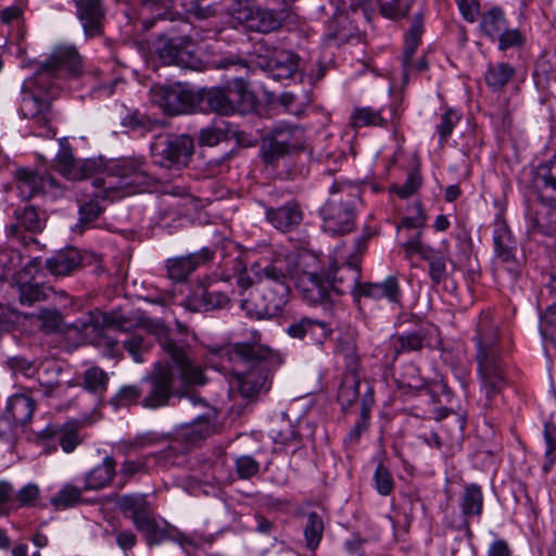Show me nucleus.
Returning <instances> with one entry per match:
<instances>
[{
	"mask_svg": "<svg viewBox=\"0 0 556 556\" xmlns=\"http://www.w3.org/2000/svg\"><path fill=\"white\" fill-rule=\"evenodd\" d=\"M83 73V60L74 46H58L50 56L40 64L31 78L22 85L20 112L31 122L37 136L53 137L55 130L52 102L62 90L61 80L78 77Z\"/></svg>",
	"mask_w": 556,
	"mask_h": 556,
	"instance_id": "1",
	"label": "nucleus"
},
{
	"mask_svg": "<svg viewBox=\"0 0 556 556\" xmlns=\"http://www.w3.org/2000/svg\"><path fill=\"white\" fill-rule=\"evenodd\" d=\"M150 331L173 361V365L156 363L152 371L141 380L140 405L156 409L168 404L177 375L184 386H203L206 379L202 368L190 359V345L187 340L176 338L177 334L161 323L152 324Z\"/></svg>",
	"mask_w": 556,
	"mask_h": 556,
	"instance_id": "2",
	"label": "nucleus"
},
{
	"mask_svg": "<svg viewBox=\"0 0 556 556\" xmlns=\"http://www.w3.org/2000/svg\"><path fill=\"white\" fill-rule=\"evenodd\" d=\"M476 362L480 382V401L483 407L497 405L507 386L506 366L502 358L500 319L490 312L481 313L477 323Z\"/></svg>",
	"mask_w": 556,
	"mask_h": 556,
	"instance_id": "3",
	"label": "nucleus"
},
{
	"mask_svg": "<svg viewBox=\"0 0 556 556\" xmlns=\"http://www.w3.org/2000/svg\"><path fill=\"white\" fill-rule=\"evenodd\" d=\"M143 326L146 325L142 318L132 319L119 312H112L109 314L89 313L87 319L76 327L86 337H99L102 334L103 328L118 331L125 336L121 341L124 350L136 363H142L143 354L148 352L150 344L134 330Z\"/></svg>",
	"mask_w": 556,
	"mask_h": 556,
	"instance_id": "4",
	"label": "nucleus"
},
{
	"mask_svg": "<svg viewBox=\"0 0 556 556\" xmlns=\"http://www.w3.org/2000/svg\"><path fill=\"white\" fill-rule=\"evenodd\" d=\"M151 177L135 161L123 160L113 164L104 178H96L92 186L97 189L94 198L114 200L143 191Z\"/></svg>",
	"mask_w": 556,
	"mask_h": 556,
	"instance_id": "5",
	"label": "nucleus"
},
{
	"mask_svg": "<svg viewBox=\"0 0 556 556\" xmlns=\"http://www.w3.org/2000/svg\"><path fill=\"white\" fill-rule=\"evenodd\" d=\"M308 261L316 263V257L309 253H301L296 256L274 253L271 258H263L251 265V273L256 279L255 288H269L276 290L281 287L291 291L290 280L298 273V267L307 265Z\"/></svg>",
	"mask_w": 556,
	"mask_h": 556,
	"instance_id": "6",
	"label": "nucleus"
},
{
	"mask_svg": "<svg viewBox=\"0 0 556 556\" xmlns=\"http://www.w3.org/2000/svg\"><path fill=\"white\" fill-rule=\"evenodd\" d=\"M198 93L200 111H210L225 116L250 110L254 103V96L249 89V84L242 77L235 78L232 84L226 88L214 87Z\"/></svg>",
	"mask_w": 556,
	"mask_h": 556,
	"instance_id": "7",
	"label": "nucleus"
},
{
	"mask_svg": "<svg viewBox=\"0 0 556 556\" xmlns=\"http://www.w3.org/2000/svg\"><path fill=\"white\" fill-rule=\"evenodd\" d=\"M189 24L180 21L178 28L173 27L159 36L155 53L166 65H177L184 68L198 70L201 61L194 53L195 45L192 38L185 34Z\"/></svg>",
	"mask_w": 556,
	"mask_h": 556,
	"instance_id": "8",
	"label": "nucleus"
},
{
	"mask_svg": "<svg viewBox=\"0 0 556 556\" xmlns=\"http://www.w3.org/2000/svg\"><path fill=\"white\" fill-rule=\"evenodd\" d=\"M229 363V368L223 363L225 369H228L239 388L243 397L252 399L258 395L262 391H267L269 387L268 377L269 370L267 366L268 361L255 359H223Z\"/></svg>",
	"mask_w": 556,
	"mask_h": 556,
	"instance_id": "9",
	"label": "nucleus"
},
{
	"mask_svg": "<svg viewBox=\"0 0 556 556\" xmlns=\"http://www.w3.org/2000/svg\"><path fill=\"white\" fill-rule=\"evenodd\" d=\"M193 139L188 135H167L151 147L154 163L162 167H184L193 154Z\"/></svg>",
	"mask_w": 556,
	"mask_h": 556,
	"instance_id": "10",
	"label": "nucleus"
},
{
	"mask_svg": "<svg viewBox=\"0 0 556 556\" xmlns=\"http://www.w3.org/2000/svg\"><path fill=\"white\" fill-rule=\"evenodd\" d=\"M151 101L168 115L187 114L198 109L199 93L177 83L152 88Z\"/></svg>",
	"mask_w": 556,
	"mask_h": 556,
	"instance_id": "11",
	"label": "nucleus"
},
{
	"mask_svg": "<svg viewBox=\"0 0 556 556\" xmlns=\"http://www.w3.org/2000/svg\"><path fill=\"white\" fill-rule=\"evenodd\" d=\"M357 195L348 193V199H329L323 206V228L332 236L346 235L355 228V205Z\"/></svg>",
	"mask_w": 556,
	"mask_h": 556,
	"instance_id": "12",
	"label": "nucleus"
},
{
	"mask_svg": "<svg viewBox=\"0 0 556 556\" xmlns=\"http://www.w3.org/2000/svg\"><path fill=\"white\" fill-rule=\"evenodd\" d=\"M236 252V244L228 239H224L216 244L215 250L203 248L198 253H191L186 256L175 257L167 260L166 268L170 279L176 281H184L193 273L198 266L208 262L214 254L219 253L224 256L226 253Z\"/></svg>",
	"mask_w": 556,
	"mask_h": 556,
	"instance_id": "13",
	"label": "nucleus"
},
{
	"mask_svg": "<svg viewBox=\"0 0 556 556\" xmlns=\"http://www.w3.org/2000/svg\"><path fill=\"white\" fill-rule=\"evenodd\" d=\"M318 261H308L307 265L298 267L294 278L296 289L302 299L312 305L327 304L330 300L329 286L326 277L317 274Z\"/></svg>",
	"mask_w": 556,
	"mask_h": 556,
	"instance_id": "14",
	"label": "nucleus"
},
{
	"mask_svg": "<svg viewBox=\"0 0 556 556\" xmlns=\"http://www.w3.org/2000/svg\"><path fill=\"white\" fill-rule=\"evenodd\" d=\"M289 291L281 287L276 290L269 288H255V294L251 300H242V306L253 311L257 318H271L279 315L289 301Z\"/></svg>",
	"mask_w": 556,
	"mask_h": 556,
	"instance_id": "15",
	"label": "nucleus"
},
{
	"mask_svg": "<svg viewBox=\"0 0 556 556\" xmlns=\"http://www.w3.org/2000/svg\"><path fill=\"white\" fill-rule=\"evenodd\" d=\"M237 20L248 29L268 34L278 30L287 16L285 10H270L245 5L237 11Z\"/></svg>",
	"mask_w": 556,
	"mask_h": 556,
	"instance_id": "16",
	"label": "nucleus"
},
{
	"mask_svg": "<svg viewBox=\"0 0 556 556\" xmlns=\"http://www.w3.org/2000/svg\"><path fill=\"white\" fill-rule=\"evenodd\" d=\"M361 278V267L357 261L349 258L344 264L337 266L331 265L326 280L329 286V291L339 295L351 292L355 299L358 298V286Z\"/></svg>",
	"mask_w": 556,
	"mask_h": 556,
	"instance_id": "17",
	"label": "nucleus"
},
{
	"mask_svg": "<svg viewBox=\"0 0 556 556\" xmlns=\"http://www.w3.org/2000/svg\"><path fill=\"white\" fill-rule=\"evenodd\" d=\"M58 170L70 180H80L92 177L101 169V162L94 159L75 160L68 146H61L55 157Z\"/></svg>",
	"mask_w": 556,
	"mask_h": 556,
	"instance_id": "18",
	"label": "nucleus"
},
{
	"mask_svg": "<svg viewBox=\"0 0 556 556\" xmlns=\"http://www.w3.org/2000/svg\"><path fill=\"white\" fill-rule=\"evenodd\" d=\"M262 333L258 330H251L250 336L245 342L229 344L219 350L222 359H257L268 361L273 357L274 351L261 343Z\"/></svg>",
	"mask_w": 556,
	"mask_h": 556,
	"instance_id": "19",
	"label": "nucleus"
},
{
	"mask_svg": "<svg viewBox=\"0 0 556 556\" xmlns=\"http://www.w3.org/2000/svg\"><path fill=\"white\" fill-rule=\"evenodd\" d=\"M493 243L496 258L510 274L517 275L520 265L516 257V242L502 216L494 222Z\"/></svg>",
	"mask_w": 556,
	"mask_h": 556,
	"instance_id": "20",
	"label": "nucleus"
},
{
	"mask_svg": "<svg viewBox=\"0 0 556 556\" xmlns=\"http://www.w3.org/2000/svg\"><path fill=\"white\" fill-rule=\"evenodd\" d=\"M15 184L23 200H29L37 194L46 192L48 188L56 186V181L51 175L47 173L40 174L27 167L16 169Z\"/></svg>",
	"mask_w": 556,
	"mask_h": 556,
	"instance_id": "21",
	"label": "nucleus"
},
{
	"mask_svg": "<svg viewBox=\"0 0 556 556\" xmlns=\"http://www.w3.org/2000/svg\"><path fill=\"white\" fill-rule=\"evenodd\" d=\"M230 273H225L220 280L208 279L197 291L204 309H215L226 306L229 302V295L232 292L228 280L231 278Z\"/></svg>",
	"mask_w": 556,
	"mask_h": 556,
	"instance_id": "22",
	"label": "nucleus"
},
{
	"mask_svg": "<svg viewBox=\"0 0 556 556\" xmlns=\"http://www.w3.org/2000/svg\"><path fill=\"white\" fill-rule=\"evenodd\" d=\"M74 3L86 36H100L105 17L102 0H74Z\"/></svg>",
	"mask_w": 556,
	"mask_h": 556,
	"instance_id": "23",
	"label": "nucleus"
},
{
	"mask_svg": "<svg viewBox=\"0 0 556 556\" xmlns=\"http://www.w3.org/2000/svg\"><path fill=\"white\" fill-rule=\"evenodd\" d=\"M33 263V261L29 262L27 266H25L14 276L20 302L21 304L29 306L37 302L48 300L50 294L53 293V289L51 287L27 280V278L30 276V267Z\"/></svg>",
	"mask_w": 556,
	"mask_h": 556,
	"instance_id": "24",
	"label": "nucleus"
},
{
	"mask_svg": "<svg viewBox=\"0 0 556 556\" xmlns=\"http://www.w3.org/2000/svg\"><path fill=\"white\" fill-rule=\"evenodd\" d=\"M266 220L277 230L289 232L303 220V212L299 203L290 201L279 207L266 210Z\"/></svg>",
	"mask_w": 556,
	"mask_h": 556,
	"instance_id": "25",
	"label": "nucleus"
},
{
	"mask_svg": "<svg viewBox=\"0 0 556 556\" xmlns=\"http://www.w3.org/2000/svg\"><path fill=\"white\" fill-rule=\"evenodd\" d=\"M540 199V207L531 212L528 217L529 231L541 232L545 235L556 233V199Z\"/></svg>",
	"mask_w": 556,
	"mask_h": 556,
	"instance_id": "26",
	"label": "nucleus"
},
{
	"mask_svg": "<svg viewBox=\"0 0 556 556\" xmlns=\"http://www.w3.org/2000/svg\"><path fill=\"white\" fill-rule=\"evenodd\" d=\"M431 326L421 325L419 328L412 332H405L393 337L392 345L394 351V358L402 353L420 352L426 345L429 344L428 336L431 331Z\"/></svg>",
	"mask_w": 556,
	"mask_h": 556,
	"instance_id": "27",
	"label": "nucleus"
},
{
	"mask_svg": "<svg viewBox=\"0 0 556 556\" xmlns=\"http://www.w3.org/2000/svg\"><path fill=\"white\" fill-rule=\"evenodd\" d=\"M358 298H371L375 300L386 298L392 303H400L401 289L397 279L394 276L387 277L382 282H363L358 286Z\"/></svg>",
	"mask_w": 556,
	"mask_h": 556,
	"instance_id": "28",
	"label": "nucleus"
},
{
	"mask_svg": "<svg viewBox=\"0 0 556 556\" xmlns=\"http://www.w3.org/2000/svg\"><path fill=\"white\" fill-rule=\"evenodd\" d=\"M83 256L77 249L68 248L47 260L46 268L54 276H67L79 269Z\"/></svg>",
	"mask_w": 556,
	"mask_h": 556,
	"instance_id": "29",
	"label": "nucleus"
},
{
	"mask_svg": "<svg viewBox=\"0 0 556 556\" xmlns=\"http://www.w3.org/2000/svg\"><path fill=\"white\" fill-rule=\"evenodd\" d=\"M115 503L118 509L131 519L134 527L152 514L150 503L143 494L121 495Z\"/></svg>",
	"mask_w": 556,
	"mask_h": 556,
	"instance_id": "30",
	"label": "nucleus"
},
{
	"mask_svg": "<svg viewBox=\"0 0 556 556\" xmlns=\"http://www.w3.org/2000/svg\"><path fill=\"white\" fill-rule=\"evenodd\" d=\"M36 408V402L27 395L15 394L9 399L5 419L14 426H25L30 421Z\"/></svg>",
	"mask_w": 556,
	"mask_h": 556,
	"instance_id": "31",
	"label": "nucleus"
},
{
	"mask_svg": "<svg viewBox=\"0 0 556 556\" xmlns=\"http://www.w3.org/2000/svg\"><path fill=\"white\" fill-rule=\"evenodd\" d=\"M39 439L47 444L51 440H58L65 453L73 452L80 443L75 426L48 425L39 432Z\"/></svg>",
	"mask_w": 556,
	"mask_h": 556,
	"instance_id": "32",
	"label": "nucleus"
},
{
	"mask_svg": "<svg viewBox=\"0 0 556 556\" xmlns=\"http://www.w3.org/2000/svg\"><path fill=\"white\" fill-rule=\"evenodd\" d=\"M116 475V462L106 456L103 462L91 469L85 477L84 491H98L108 486Z\"/></svg>",
	"mask_w": 556,
	"mask_h": 556,
	"instance_id": "33",
	"label": "nucleus"
},
{
	"mask_svg": "<svg viewBox=\"0 0 556 556\" xmlns=\"http://www.w3.org/2000/svg\"><path fill=\"white\" fill-rule=\"evenodd\" d=\"M242 135L243 132L237 130L229 123L222 122L202 128L199 134V142L201 146L214 147L220 142L236 139L237 142L241 143Z\"/></svg>",
	"mask_w": 556,
	"mask_h": 556,
	"instance_id": "34",
	"label": "nucleus"
},
{
	"mask_svg": "<svg viewBox=\"0 0 556 556\" xmlns=\"http://www.w3.org/2000/svg\"><path fill=\"white\" fill-rule=\"evenodd\" d=\"M266 136L277 140L293 153L303 149L304 131L296 125L278 124Z\"/></svg>",
	"mask_w": 556,
	"mask_h": 556,
	"instance_id": "35",
	"label": "nucleus"
},
{
	"mask_svg": "<svg viewBox=\"0 0 556 556\" xmlns=\"http://www.w3.org/2000/svg\"><path fill=\"white\" fill-rule=\"evenodd\" d=\"M215 430L213 421L207 417H198L191 424L184 425L177 435L179 440L191 445L208 438Z\"/></svg>",
	"mask_w": 556,
	"mask_h": 556,
	"instance_id": "36",
	"label": "nucleus"
},
{
	"mask_svg": "<svg viewBox=\"0 0 556 556\" xmlns=\"http://www.w3.org/2000/svg\"><path fill=\"white\" fill-rule=\"evenodd\" d=\"M546 289L556 298V269L549 274ZM540 332L544 340H549L556 344V302L548 306L541 316Z\"/></svg>",
	"mask_w": 556,
	"mask_h": 556,
	"instance_id": "37",
	"label": "nucleus"
},
{
	"mask_svg": "<svg viewBox=\"0 0 556 556\" xmlns=\"http://www.w3.org/2000/svg\"><path fill=\"white\" fill-rule=\"evenodd\" d=\"M15 223L9 227L11 236H18L22 230L40 232L43 228L42 222L34 206H25L23 210H15Z\"/></svg>",
	"mask_w": 556,
	"mask_h": 556,
	"instance_id": "38",
	"label": "nucleus"
},
{
	"mask_svg": "<svg viewBox=\"0 0 556 556\" xmlns=\"http://www.w3.org/2000/svg\"><path fill=\"white\" fill-rule=\"evenodd\" d=\"M515 74V67L508 63H490L484 74V80L491 90L500 91L513 79Z\"/></svg>",
	"mask_w": 556,
	"mask_h": 556,
	"instance_id": "39",
	"label": "nucleus"
},
{
	"mask_svg": "<svg viewBox=\"0 0 556 556\" xmlns=\"http://www.w3.org/2000/svg\"><path fill=\"white\" fill-rule=\"evenodd\" d=\"M507 28L503 10L494 7L481 15L480 29L491 40H495Z\"/></svg>",
	"mask_w": 556,
	"mask_h": 556,
	"instance_id": "40",
	"label": "nucleus"
},
{
	"mask_svg": "<svg viewBox=\"0 0 556 556\" xmlns=\"http://www.w3.org/2000/svg\"><path fill=\"white\" fill-rule=\"evenodd\" d=\"M459 506L465 517H480L483 509V494L481 488L476 483L466 485L459 498Z\"/></svg>",
	"mask_w": 556,
	"mask_h": 556,
	"instance_id": "41",
	"label": "nucleus"
},
{
	"mask_svg": "<svg viewBox=\"0 0 556 556\" xmlns=\"http://www.w3.org/2000/svg\"><path fill=\"white\" fill-rule=\"evenodd\" d=\"M135 528L141 532L149 546L159 545L164 541L170 540L172 535L166 527H162L153 514L140 521Z\"/></svg>",
	"mask_w": 556,
	"mask_h": 556,
	"instance_id": "42",
	"label": "nucleus"
},
{
	"mask_svg": "<svg viewBox=\"0 0 556 556\" xmlns=\"http://www.w3.org/2000/svg\"><path fill=\"white\" fill-rule=\"evenodd\" d=\"M260 154L267 166L276 167L280 161L287 159L293 152L281 146L277 140L264 136L261 140Z\"/></svg>",
	"mask_w": 556,
	"mask_h": 556,
	"instance_id": "43",
	"label": "nucleus"
},
{
	"mask_svg": "<svg viewBox=\"0 0 556 556\" xmlns=\"http://www.w3.org/2000/svg\"><path fill=\"white\" fill-rule=\"evenodd\" d=\"M224 260V270L229 271L232 270L233 275L237 279V285L241 289L242 293L248 289L252 288L254 285L256 286L255 277H251L248 271L243 270L242 263L239 260L238 251L226 253L222 256Z\"/></svg>",
	"mask_w": 556,
	"mask_h": 556,
	"instance_id": "44",
	"label": "nucleus"
},
{
	"mask_svg": "<svg viewBox=\"0 0 556 556\" xmlns=\"http://www.w3.org/2000/svg\"><path fill=\"white\" fill-rule=\"evenodd\" d=\"M299 56L290 51H281L274 65H271V75L275 79H286L293 76L299 67Z\"/></svg>",
	"mask_w": 556,
	"mask_h": 556,
	"instance_id": "45",
	"label": "nucleus"
},
{
	"mask_svg": "<svg viewBox=\"0 0 556 556\" xmlns=\"http://www.w3.org/2000/svg\"><path fill=\"white\" fill-rule=\"evenodd\" d=\"M359 378L356 371H349L341 382L338 391V401L343 408L352 406L358 397Z\"/></svg>",
	"mask_w": 556,
	"mask_h": 556,
	"instance_id": "46",
	"label": "nucleus"
},
{
	"mask_svg": "<svg viewBox=\"0 0 556 556\" xmlns=\"http://www.w3.org/2000/svg\"><path fill=\"white\" fill-rule=\"evenodd\" d=\"M324 520L317 513L307 514L306 525L304 527V538L306 547L314 551L319 545L324 533Z\"/></svg>",
	"mask_w": 556,
	"mask_h": 556,
	"instance_id": "47",
	"label": "nucleus"
},
{
	"mask_svg": "<svg viewBox=\"0 0 556 556\" xmlns=\"http://www.w3.org/2000/svg\"><path fill=\"white\" fill-rule=\"evenodd\" d=\"M535 186L551 189L556 192V159L552 156L547 162L539 164L533 169Z\"/></svg>",
	"mask_w": 556,
	"mask_h": 556,
	"instance_id": "48",
	"label": "nucleus"
},
{
	"mask_svg": "<svg viewBox=\"0 0 556 556\" xmlns=\"http://www.w3.org/2000/svg\"><path fill=\"white\" fill-rule=\"evenodd\" d=\"M422 35V22L420 18H415L405 36L404 51H403V67H408L412 64V59L420 43Z\"/></svg>",
	"mask_w": 556,
	"mask_h": 556,
	"instance_id": "49",
	"label": "nucleus"
},
{
	"mask_svg": "<svg viewBox=\"0 0 556 556\" xmlns=\"http://www.w3.org/2000/svg\"><path fill=\"white\" fill-rule=\"evenodd\" d=\"M121 124L134 131H152L159 126V121L139 110H134L122 118Z\"/></svg>",
	"mask_w": 556,
	"mask_h": 556,
	"instance_id": "50",
	"label": "nucleus"
},
{
	"mask_svg": "<svg viewBox=\"0 0 556 556\" xmlns=\"http://www.w3.org/2000/svg\"><path fill=\"white\" fill-rule=\"evenodd\" d=\"M350 124L353 128L384 126L387 119L381 116L380 111H375L371 108H356L351 115Z\"/></svg>",
	"mask_w": 556,
	"mask_h": 556,
	"instance_id": "51",
	"label": "nucleus"
},
{
	"mask_svg": "<svg viewBox=\"0 0 556 556\" xmlns=\"http://www.w3.org/2000/svg\"><path fill=\"white\" fill-rule=\"evenodd\" d=\"M337 352L343 356L348 371H357L359 357L356 344L351 336L343 334L338 338Z\"/></svg>",
	"mask_w": 556,
	"mask_h": 556,
	"instance_id": "52",
	"label": "nucleus"
},
{
	"mask_svg": "<svg viewBox=\"0 0 556 556\" xmlns=\"http://www.w3.org/2000/svg\"><path fill=\"white\" fill-rule=\"evenodd\" d=\"M84 388L91 393H103L109 383L108 374L100 367L88 368L83 376Z\"/></svg>",
	"mask_w": 556,
	"mask_h": 556,
	"instance_id": "53",
	"label": "nucleus"
},
{
	"mask_svg": "<svg viewBox=\"0 0 556 556\" xmlns=\"http://www.w3.org/2000/svg\"><path fill=\"white\" fill-rule=\"evenodd\" d=\"M81 493V489L73 484H66L51 498L50 502L55 509H66L80 502Z\"/></svg>",
	"mask_w": 556,
	"mask_h": 556,
	"instance_id": "54",
	"label": "nucleus"
},
{
	"mask_svg": "<svg viewBox=\"0 0 556 556\" xmlns=\"http://www.w3.org/2000/svg\"><path fill=\"white\" fill-rule=\"evenodd\" d=\"M23 256L13 248H0V281L21 266Z\"/></svg>",
	"mask_w": 556,
	"mask_h": 556,
	"instance_id": "55",
	"label": "nucleus"
},
{
	"mask_svg": "<svg viewBox=\"0 0 556 556\" xmlns=\"http://www.w3.org/2000/svg\"><path fill=\"white\" fill-rule=\"evenodd\" d=\"M104 212V207L100 203L91 199L79 205L78 225L81 230L89 227Z\"/></svg>",
	"mask_w": 556,
	"mask_h": 556,
	"instance_id": "56",
	"label": "nucleus"
},
{
	"mask_svg": "<svg viewBox=\"0 0 556 556\" xmlns=\"http://www.w3.org/2000/svg\"><path fill=\"white\" fill-rule=\"evenodd\" d=\"M142 399V389L140 386H124L113 397V403L117 406L140 405Z\"/></svg>",
	"mask_w": 556,
	"mask_h": 556,
	"instance_id": "57",
	"label": "nucleus"
},
{
	"mask_svg": "<svg viewBox=\"0 0 556 556\" xmlns=\"http://www.w3.org/2000/svg\"><path fill=\"white\" fill-rule=\"evenodd\" d=\"M544 440L546 444L545 450V463L543 465V470L545 472L549 471L553 463L556 459V427L553 424H545L544 426Z\"/></svg>",
	"mask_w": 556,
	"mask_h": 556,
	"instance_id": "58",
	"label": "nucleus"
},
{
	"mask_svg": "<svg viewBox=\"0 0 556 556\" xmlns=\"http://www.w3.org/2000/svg\"><path fill=\"white\" fill-rule=\"evenodd\" d=\"M235 469L240 479L247 480L257 475L260 471V464L252 456L242 455L236 458Z\"/></svg>",
	"mask_w": 556,
	"mask_h": 556,
	"instance_id": "59",
	"label": "nucleus"
},
{
	"mask_svg": "<svg viewBox=\"0 0 556 556\" xmlns=\"http://www.w3.org/2000/svg\"><path fill=\"white\" fill-rule=\"evenodd\" d=\"M374 481L376 490L379 494L386 496L389 495L394 488L393 478L389 471V469L383 466L382 464H379L376 468L375 475H374Z\"/></svg>",
	"mask_w": 556,
	"mask_h": 556,
	"instance_id": "60",
	"label": "nucleus"
},
{
	"mask_svg": "<svg viewBox=\"0 0 556 556\" xmlns=\"http://www.w3.org/2000/svg\"><path fill=\"white\" fill-rule=\"evenodd\" d=\"M331 333L332 329L327 321L311 318L307 338L313 344L323 345Z\"/></svg>",
	"mask_w": 556,
	"mask_h": 556,
	"instance_id": "61",
	"label": "nucleus"
},
{
	"mask_svg": "<svg viewBox=\"0 0 556 556\" xmlns=\"http://www.w3.org/2000/svg\"><path fill=\"white\" fill-rule=\"evenodd\" d=\"M495 40H497L501 51L519 48L525 43L523 35L518 29L508 27Z\"/></svg>",
	"mask_w": 556,
	"mask_h": 556,
	"instance_id": "62",
	"label": "nucleus"
},
{
	"mask_svg": "<svg viewBox=\"0 0 556 556\" xmlns=\"http://www.w3.org/2000/svg\"><path fill=\"white\" fill-rule=\"evenodd\" d=\"M147 471V462L143 458L140 459H126L122 466L119 473L124 478L123 482L118 484V489H123L127 481L132 478L136 473Z\"/></svg>",
	"mask_w": 556,
	"mask_h": 556,
	"instance_id": "63",
	"label": "nucleus"
},
{
	"mask_svg": "<svg viewBox=\"0 0 556 556\" xmlns=\"http://www.w3.org/2000/svg\"><path fill=\"white\" fill-rule=\"evenodd\" d=\"M380 13L389 18H399L405 16L409 11V5L400 0H379Z\"/></svg>",
	"mask_w": 556,
	"mask_h": 556,
	"instance_id": "64",
	"label": "nucleus"
}]
</instances>
